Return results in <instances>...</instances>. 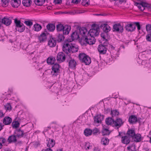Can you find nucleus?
<instances>
[{
    "label": "nucleus",
    "instance_id": "obj_56",
    "mask_svg": "<svg viewBox=\"0 0 151 151\" xmlns=\"http://www.w3.org/2000/svg\"><path fill=\"white\" fill-rule=\"evenodd\" d=\"M54 2L55 3V4H60L62 2L61 0H54Z\"/></svg>",
    "mask_w": 151,
    "mask_h": 151
},
{
    "label": "nucleus",
    "instance_id": "obj_6",
    "mask_svg": "<svg viewBox=\"0 0 151 151\" xmlns=\"http://www.w3.org/2000/svg\"><path fill=\"white\" fill-rule=\"evenodd\" d=\"M79 32L80 33V36H81V40L83 41L85 38V37L87 36L86 35V34L87 33V30L86 27H82L80 28Z\"/></svg>",
    "mask_w": 151,
    "mask_h": 151
},
{
    "label": "nucleus",
    "instance_id": "obj_2",
    "mask_svg": "<svg viewBox=\"0 0 151 151\" xmlns=\"http://www.w3.org/2000/svg\"><path fill=\"white\" fill-rule=\"evenodd\" d=\"M14 23L15 24V29L17 31L22 32L25 30V26L21 22L20 20H19L17 18H16L14 19Z\"/></svg>",
    "mask_w": 151,
    "mask_h": 151
},
{
    "label": "nucleus",
    "instance_id": "obj_26",
    "mask_svg": "<svg viewBox=\"0 0 151 151\" xmlns=\"http://www.w3.org/2000/svg\"><path fill=\"white\" fill-rule=\"evenodd\" d=\"M12 122V119L8 116L5 117L3 120V123L5 125L9 124Z\"/></svg>",
    "mask_w": 151,
    "mask_h": 151
},
{
    "label": "nucleus",
    "instance_id": "obj_40",
    "mask_svg": "<svg viewBox=\"0 0 151 151\" xmlns=\"http://www.w3.org/2000/svg\"><path fill=\"white\" fill-rule=\"evenodd\" d=\"M35 4L38 6H42L45 2V0H35Z\"/></svg>",
    "mask_w": 151,
    "mask_h": 151
},
{
    "label": "nucleus",
    "instance_id": "obj_29",
    "mask_svg": "<svg viewBox=\"0 0 151 151\" xmlns=\"http://www.w3.org/2000/svg\"><path fill=\"white\" fill-rule=\"evenodd\" d=\"M8 141L9 143L16 142L17 140L16 136L15 135H12L9 136L8 139Z\"/></svg>",
    "mask_w": 151,
    "mask_h": 151
},
{
    "label": "nucleus",
    "instance_id": "obj_28",
    "mask_svg": "<svg viewBox=\"0 0 151 151\" xmlns=\"http://www.w3.org/2000/svg\"><path fill=\"white\" fill-rule=\"evenodd\" d=\"M55 61V58L53 57L48 58L47 59V62L48 64L52 65Z\"/></svg>",
    "mask_w": 151,
    "mask_h": 151
},
{
    "label": "nucleus",
    "instance_id": "obj_31",
    "mask_svg": "<svg viewBox=\"0 0 151 151\" xmlns=\"http://www.w3.org/2000/svg\"><path fill=\"white\" fill-rule=\"evenodd\" d=\"M114 119L111 117H108L105 120L106 124L108 125L114 123Z\"/></svg>",
    "mask_w": 151,
    "mask_h": 151
},
{
    "label": "nucleus",
    "instance_id": "obj_14",
    "mask_svg": "<svg viewBox=\"0 0 151 151\" xmlns=\"http://www.w3.org/2000/svg\"><path fill=\"white\" fill-rule=\"evenodd\" d=\"M12 20L10 17H4L1 19V23L6 26L9 25L12 23Z\"/></svg>",
    "mask_w": 151,
    "mask_h": 151
},
{
    "label": "nucleus",
    "instance_id": "obj_54",
    "mask_svg": "<svg viewBox=\"0 0 151 151\" xmlns=\"http://www.w3.org/2000/svg\"><path fill=\"white\" fill-rule=\"evenodd\" d=\"M83 3H85L86 4H83L84 5H85L86 4H87L88 5L90 3L89 2V0H83Z\"/></svg>",
    "mask_w": 151,
    "mask_h": 151
},
{
    "label": "nucleus",
    "instance_id": "obj_60",
    "mask_svg": "<svg viewBox=\"0 0 151 151\" xmlns=\"http://www.w3.org/2000/svg\"><path fill=\"white\" fill-rule=\"evenodd\" d=\"M4 116V114H3L2 111H0V117H2Z\"/></svg>",
    "mask_w": 151,
    "mask_h": 151
},
{
    "label": "nucleus",
    "instance_id": "obj_13",
    "mask_svg": "<svg viewBox=\"0 0 151 151\" xmlns=\"http://www.w3.org/2000/svg\"><path fill=\"white\" fill-rule=\"evenodd\" d=\"M125 29L128 32H132L134 31L135 29V26L132 24H128L125 25Z\"/></svg>",
    "mask_w": 151,
    "mask_h": 151
},
{
    "label": "nucleus",
    "instance_id": "obj_9",
    "mask_svg": "<svg viewBox=\"0 0 151 151\" xmlns=\"http://www.w3.org/2000/svg\"><path fill=\"white\" fill-rule=\"evenodd\" d=\"M104 116L101 114H99L95 116L94 117V123H101V121L104 119Z\"/></svg>",
    "mask_w": 151,
    "mask_h": 151
},
{
    "label": "nucleus",
    "instance_id": "obj_17",
    "mask_svg": "<svg viewBox=\"0 0 151 151\" xmlns=\"http://www.w3.org/2000/svg\"><path fill=\"white\" fill-rule=\"evenodd\" d=\"M11 4L12 6L14 8L18 7L20 4V0H11Z\"/></svg>",
    "mask_w": 151,
    "mask_h": 151
},
{
    "label": "nucleus",
    "instance_id": "obj_24",
    "mask_svg": "<svg viewBox=\"0 0 151 151\" xmlns=\"http://www.w3.org/2000/svg\"><path fill=\"white\" fill-rule=\"evenodd\" d=\"M137 117L134 115H132L129 117L128 121L130 124H133L137 122Z\"/></svg>",
    "mask_w": 151,
    "mask_h": 151
},
{
    "label": "nucleus",
    "instance_id": "obj_22",
    "mask_svg": "<svg viewBox=\"0 0 151 151\" xmlns=\"http://www.w3.org/2000/svg\"><path fill=\"white\" fill-rule=\"evenodd\" d=\"M46 28L49 32H53L55 29L54 24L49 23L46 26Z\"/></svg>",
    "mask_w": 151,
    "mask_h": 151
},
{
    "label": "nucleus",
    "instance_id": "obj_63",
    "mask_svg": "<svg viewBox=\"0 0 151 151\" xmlns=\"http://www.w3.org/2000/svg\"><path fill=\"white\" fill-rule=\"evenodd\" d=\"M93 151H100V150L98 148L95 147V148Z\"/></svg>",
    "mask_w": 151,
    "mask_h": 151
},
{
    "label": "nucleus",
    "instance_id": "obj_18",
    "mask_svg": "<svg viewBox=\"0 0 151 151\" xmlns=\"http://www.w3.org/2000/svg\"><path fill=\"white\" fill-rule=\"evenodd\" d=\"M56 39L52 38L50 39L48 42V45L50 47H53L56 45Z\"/></svg>",
    "mask_w": 151,
    "mask_h": 151
},
{
    "label": "nucleus",
    "instance_id": "obj_16",
    "mask_svg": "<svg viewBox=\"0 0 151 151\" xmlns=\"http://www.w3.org/2000/svg\"><path fill=\"white\" fill-rule=\"evenodd\" d=\"M70 46L71 45L68 43L64 44L63 45V51L67 55H68L69 53L70 52Z\"/></svg>",
    "mask_w": 151,
    "mask_h": 151
},
{
    "label": "nucleus",
    "instance_id": "obj_64",
    "mask_svg": "<svg viewBox=\"0 0 151 151\" xmlns=\"http://www.w3.org/2000/svg\"><path fill=\"white\" fill-rule=\"evenodd\" d=\"M140 4V3H138V2H135V3L134 5L135 6H137L139 5Z\"/></svg>",
    "mask_w": 151,
    "mask_h": 151
},
{
    "label": "nucleus",
    "instance_id": "obj_37",
    "mask_svg": "<svg viewBox=\"0 0 151 151\" xmlns=\"http://www.w3.org/2000/svg\"><path fill=\"white\" fill-rule=\"evenodd\" d=\"M71 47L70 48V52L71 51L72 52H77L78 48V47L77 46H75L74 45H71Z\"/></svg>",
    "mask_w": 151,
    "mask_h": 151
},
{
    "label": "nucleus",
    "instance_id": "obj_59",
    "mask_svg": "<svg viewBox=\"0 0 151 151\" xmlns=\"http://www.w3.org/2000/svg\"><path fill=\"white\" fill-rule=\"evenodd\" d=\"M134 146L135 147V145L134 144H132L131 146L128 147H127V149L128 150H129L130 149V148H132V147H134Z\"/></svg>",
    "mask_w": 151,
    "mask_h": 151
},
{
    "label": "nucleus",
    "instance_id": "obj_23",
    "mask_svg": "<svg viewBox=\"0 0 151 151\" xmlns=\"http://www.w3.org/2000/svg\"><path fill=\"white\" fill-rule=\"evenodd\" d=\"M42 28V26L40 24L37 23L34 24L32 27V30L36 32L39 31L41 30Z\"/></svg>",
    "mask_w": 151,
    "mask_h": 151
},
{
    "label": "nucleus",
    "instance_id": "obj_10",
    "mask_svg": "<svg viewBox=\"0 0 151 151\" xmlns=\"http://www.w3.org/2000/svg\"><path fill=\"white\" fill-rule=\"evenodd\" d=\"M65 55L62 52H60L58 53L57 56L56 60L60 62H63L65 59Z\"/></svg>",
    "mask_w": 151,
    "mask_h": 151
},
{
    "label": "nucleus",
    "instance_id": "obj_21",
    "mask_svg": "<svg viewBox=\"0 0 151 151\" xmlns=\"http://www.w3.org/2000/svg\"><path fill=\"white\" fill-rule=\"evenodd\" d=\"M123 122L121 119L117 118L115 121H114V124L116 127H118V128L123 124Z\"/></svg>",
    "mask_w": 151,
    "mask_h": 151
},
{
    "label": "nucleus",
    "instance_id": "obj_4",
    "mask_svg": "<svg viewBox=\"0 0 151 151\" xmlns=\"http://www.w3.org/2000/svg\"><path fill=\"white\" fill-rule=\"evenodd\" d=\"M60 65L59 64L55 63L52 67L51 73L53 76H57L60 72Z\"/></svg>",
    "mask_w": 151,
    "mask_h": 151
},
{
    "label": "nucleus",
    "instance_id": "obj_51",
    "mask_svg": "<svg viewBox=\"0 0 151 151\" xmlns=\"http://www.w3.org/2000/svg\"><path fill=\"white\" fill-rule=\"evenodd\" d=\"M4 107L6 110H10L12 109L10 103H7L4 106Z\"/></svg>",
    "mask_w": 151,
    "mask_h": 151
},
{
    "label": "nucleus",
    "instance_id": "obj_53",
    "mask_svg": "<svg viewBox=\"0 0 151 151\" xmlns=\"http://www.w3.org/2000/svg\"><path fill=\"white\" fill-rule=\"evenodd\" d=\"M1 1L5 5L7 6L9 2V0H1Z\"/></svg>",
    "mask_w": 151,
    "mask_h": 151
},
{
    "label": "nucleus",
    "instance_id": "obj_47",
    "mask_svg": "<svg viewBox=\"0 0 151 151\" xmlns=\"http://www.w3.org/2000/svg\"><path fill=\"white\" fill-rule=\"evenodd\" d=\"M146 31L148 32H151V24H148L146 26Z\"/></svg>",
    "mask_w": 151,
    "mask_h": 151
},
{
    "label": "nucleus",
    "instance_id": "obj_32",
    "mask_svg": "<svg viewBox=\"0 0 151 151\" xmlns=\"http://www.w3.org/2000/svg\"><path fill=\"white\" fill-rule=\"evenodd\" d=\"M141 136L140 134H135L134 136L132 138L134 139V141L136 142H139L141 141Z\"/></svg>",
    "mask_w": 151,
    "mask_h": 151
},
{
    "label": "nucleus",
    "instance_id": "obj_45",
    "mask_svg": "<svg viewBox=\"0 0 151 151\" xmlns=\"http://www.w3.org/2000/svg\"><path fill=\"white\" fill-rule=\"evenodd\" d=\"M102 44L101 45H103L104 46L107 47L109 44V42L107 39L105 38V39H102Z\"/></svg>",
    "mask_w": 151,
    "mask_h": 151
},
{
    "label": "nucleus",
    "instance_id": "obj_50",
    "mask_svg": "<svg viewBox=\"0 0 151 151\" xmlns=\"http://www.w3.org/2000/svg\"><path fill=\"white\" fill-rule=\"evenodd\" d=\"M146 40L149 42H151V32L147 34L146 37Z\"/></svg>",
    "mask_w": 151,
    "mask_h": 151
},
{
    "label": "nucleus",
    "instance_id": "obj_7",
    "mask_svg": "<svg viewBox=\"0 0 151 151\" xmlns=\"http://www.w3.org/2000/svg\"><path fill=\"white\" fill-rule=\"evenodd\" d=\"M113 31L118 32L119 33H122L124 31L123 26L120 24H114L113 26Z\"/></svg>",
    "mask_w": 151,
    "mask_h": 151
},
{
    "label": "nucleus",
    "instance_id": "obj_39",
    "mask_svg": "<svg viewBox=\"0 0 151 151\" xmlns=\"http://www.w3.org/2000/svg\"><path fill=\"white\" fill-rule=\"evenodd\" d=\"M92 130L90 129H86L84 131V133L86 136L91 135L92 134Z\"/></svg>",
    "mask_w": 151,
    "mask_h": 151
},
{
    "label": "nucleus",
    "instance_id": "obj_43",
    "mask_svg": "<svg viewBox=\"0 0 151 151\" xmlns=\"http://www.w3.org/2000/svg\"><path fill=\"white\" fill-rule=\"evenodd\" d=\"M111 114L112 117L113 118L114 116L118 115L119 114V112L116 110H111Z\"/></svg>",
    "mask_w": 151,
    "mask_h": 151
},
{
    "label": "nucleus",
    "instance_id": "obj_20",
    "mask_svg": "<svg viewBox=\"0 0 151 151\" xmlns=\"http://www.w3.org/2000/svg\"><path fill=\"white\" fill-rule=\"evenodd\" d=\"M47 34L43 32L38 37V39L40 42H44L47 38Z\"/></svg>",
    "mask_w": 151,
    "mask_h": 151
},
{
    "label": "nucleus",
    "instance_id": "obj_36",
    "mask_svg": "<svg viewBox=\"0 0 151 151\" xmlns=\"http://www.w3.org/2000/svg\"><path fill=\"white\" fill-rule=\"evenodd\" d=\"M109 142V140L107 138L103 137L101 140V143L104 145H108Z\"/></svg>",
    "mask_w": 151,
    "mask_h": 151
},
{
    "label": "nucleus",
    "instance_id": "obj_57",
    "mask_svg": "<svg viewBox=\"0 0 151 151\" xmlns=\"http://www.w3.org/2000/svg\"><path fill=\"white\" fill-rule=\"evenodd\" d=\"M41 151H52V149H51L50 148H47L45 149H42Z\"/></svg>",
    "mask_w": 151,
    "mask_h": 151
},
{
    "label": "nucleus",
    "instance_id": "obj_35",
    "mask_svg": "<svg viewBox=\"0 0 151 151\" xmlns=\"http://www.w3.org/2000/svg\"><path fill=\"white\" fill-rule=\"evenodd\" d=\"M91 62V60L90 58L88 55L86 57L85 59L83 60V63H84L86 65H89Z\"/></svg>",
    "mask_w": 151,
    "mask_h": 151
},
{
    "label": "nucleus",
    "instance_id": "obj_3",
    "mask_svg": "<svg viewBox=\"0 0 151 151\" xmlns=\"http://www.w3.org/2000/svg\"><path fill=\"white\" fill-rule=\"evenodd\" d=\"M92 26L93 28L89 30L87 35L90 37H94L95 36L99 35L98 31L100 29V27L99 25L96 24H93Z\"/></svg>",
    "mask_w": 151,
    "mask_h": 151
},
{
    "label": "nucleus",
    "instance_id": "obj_33",
    "mask_svg": "<svg viewBox=\"0 0 151 151\" xmlns=\"http://www.w3.org/2000/svg\"><path fill=\"white\" fill-rule=\"evenodd\" d=\"M87 55L84 53H80L78 55L79 59L82 63L83 62V60H84Z\"/></svg>",
    "mask_w": 151,
    "mask_h": 151
},
{
    "label": "nucleus",
    "instance_id": "obj_1",
    "mask_svg": "<svg viewBox=\"0 0 151 151\" xmlns=\"http://www.w3.org/2000/svg\"><path fill=\"white\" fill-rule=\"evenodd\" d=\"M56 30L59 32H63V35H68L70 30L71 27L68 25L64 26L62 24H59L56 25Z\"/></svg>",
    "mask_w": 151,
    "mask_h": 151
},
{
    "label": "nucleus",
    "instance_id": "obj_11",
    "mask_svg": "<svg viewBox=\"0 0 151 151\" xmlns=\"http://www.w3.org/2000/svg\"><path fill=\"white\" fill-rule=\"evenodd\" d=\"M71 39L68 40V41L71 42L75 40H77L80 38V36L78 33L76 31L72 33L71 35Z\"/></svg>",
    "mask_w": 151,
    "mask_h": 151
},
{
    "label": "nucleus",
    "instance_id": "obj_27",
    "mask_svg": "<svg viewBox=\"0 0 151 151\" xmlns=\"http://www.w3.org/2000/svg\"><path fill=\"white\" fill-rule=\"evenodd\" d=\"M55 144V141L53 139H49L48 140L47 146L49 148L53 147Z\"/></svg>",
    "mask_w": 151,
    "mask_h": 151
},
{
    "label": "nucleus",
    "instance_id": "obj_44",
    "mask_svg": "<svg viewBox=\"0 0 151 151\" xmlns=\"http://www.w3.org/2000/svg\"><path fill=\"white\" fill-rule=\"evenodd\" d=\"M19 123L17 121L13 122L12 123V127L13 128H17L19 127Z\"/></svg>",
    "mask_w": 151,
    "mask_h": 151
},
{
    "label": "nucleus",
    "instance_id": "obj_41",
    "mask_svg": "<svg viewBox=\"0 0 151 151\" xmlns=\"http://www.w3.org/2000/svg\"><path fill=\"white\" fill-rule=\"evenodd\" d=\"M32 20L28 19L27 20L24 21V23L26 25L29 27H30L33 25Z\"/></svg>",
    "mask_w": 151,
    "mask_h": 151
},
{
    "label": "nucleus",
    "instance_id": "obj_8",
    "mask_svg": "<svg viewBox=\"0 0 151 151\" xmlns=\"http://www.w3.org/2000/svg\"><path fill=\"white\" fill-rule=\"evenodd\" d=\"M89 36L88 35L87 37H86L83 40L87 44L90 45H93L95 43L96 41V39L93 37H89Z\"/></svg>",
    "mask_w": 151,
    "mask_h": 151
},
{
    "label": "nucleus",
    "instance_id": "obj_46",
    "mask_svg": "<svg viewBox=\"0 0 151 151\" xmlns=\"http://www.w3.org/2000/svg\"><path fill=\"white\" fill-rule=\"evenodd\" d=\"M148 3L144 2H140V5H141L142 6V9H141V11H142L145 9V8L147 6V5Z\"/></svg>",
    "mask_w": 151,
    "mask_h": 151
},
{
    "label": "nucleus",
    "instance_id": "obj_61",
    "mask_svg": "<svg viewBox=\"0 0 151 151\" xmlns=\"http://www.w3.org/2000/svg\"><path fill=\"white\" fill-rule=\"evenodd\" d=\"M4 126V125H3L1 123H0V131H1L3 129V127Z\"/></svg>",
    "mask_w": 151,
    "mask_h": 151
},
{
    "label": "nucleus",
    "instance_id": "obj_48",
    "mask_svg": "<svg viewBox=\"0 0 151 151\" xmlns=\"http://www.w3.org/2000/svg\"><path fill=\"white\" fill-rule=\"evenodd\" d=\"M92 133L95 135L97 134V133H99V130L97 128H95L92 130Z\"/></svg>",
    "mask_w": 151,
    "mask_h": 151
},
{
    "label": "nucleus",
    "instance_id": "obj_38",
    "mask_svg": "<svg viewBox=\"0 0 151 151\" xmlns=\"http://www.w3.org/2000/svg\"><path fill=\"white\" fill-rule=\"evenodd\" d=\"M110 133V132L107 128H104L101 132L102 135L103 136L109 135Z\"/></svg>",
    "mask_w": 151,
    "mask_h": 151
},
{
    "label": "nucleus",
    "instance_id": "obj_58",
    "mask_svg": "<svg viewBox=\"0 0 151 151\" xmlns=\"http://www.w3.org/2000/svg\"><path fill=\"white\" fill-rule=\"evenodd\" d=\"M6 141V139L3 137H1V142L2 143H4Z\"/></svg>",
    "mask_w": 151,
    "mask_h": 151
},
{
    "label": "nucleus",
    "instance_id": "obj_34",
    "mask_svg": "<svg viewBox=\"0 0 151 151\" xmlns=\"http://www.w3.org/2000/svg\"><path fill=\"white\" fill-rule=\"evenodd\" d=\"M64 35H63V34L62 33H59L58 34L56 38L58 42H60L64 40L65 38L64 36Z\"/></svg>",
    "mask_w": 151,
    "mask_h": 151
},
{
    "label": "nucleus",
    "instance_id": "obj_52",
    "mask_svg": "<svg viewBox=\"0 0 151 151\" xmlns=\"http://www.w3.org/2000/svg\"><path fill=\"white\" fill-rule=\"evenodd\" d=\"M107 33L103 32L101 34V37L102 38V39H105L106 38V35H107Z\"/></svg>",
    "mask_w": 151,
    "mask_h": 151
},
{
    "label": "nucleus",
    "instance_id": "obj_15",
    "mask_svg": "<svg viewBox=\"0 0 151 151\" xmlns=\"http://www.w3.org/2000/svg\"><path fill=\"white\" fill-rule=\"evenodd\" d=\"M107 49L106 47L101 45H99L98 48V50L100 54L102 55L106 53Z\"/></svg>",
    "mask_w": 151,
    "mask_h": 151
},
{
    "label": "nucleus",
    "instance_id": "obj_62",
    "mask_svg": "<svg viewBox=\"0 0 151 151\" xmlns=\"http://www.w3.org/2000/svg\"><path fill=\"white\" fill-rule=\"evenodd\" d=\"M146 7L148 9H151V5H150L148 4L147 5V6Z\"/></svg>",
    "mask_w": 151,
    "mask_h": 151
},
{
    "label": "nucleus",
    "instance_id": "obj_42",
    "mask_svg": "<svg viewBox=\"0 0 151 151\" xmlns=\"http://www.w3.org/2000/svg\"><path fill=\"white\" fill-rule=\"evenodd\" d=\"M17 136L18 137H23L24 135V132L21 130V129H19L17 130Z\"/></svg>",
    "mask_w": 151,
    "mask_h": 151
},
{
    "label": "nucleus",
    "instance_id": "obj_30",
    "mask_svg": "<svg viewBox=\"0 0 151 151\" xmlns=\"http://www.w3.org/2000/svg\"><path fill=\"white\" fill-rule=\"evenodd\" d=\"M32 1L31 0H23L22 4L26 7L29 6L32 4Z\"/></svg>",
    "mask_w": 151,
    "mask_h": 151
},
{
    "label": "nucleus",
    "instance_id": "obj_19",
    "mask_svg": "<svg viewBox=\"0 0 151 151\" xmlns=\"http://www.w3.org/2000/svg\"><path fill=\"white\" fill-rule=\"evenodd\" d=\"M130 137L128 136H125L122 137V142L124 144L127 145L129 143L131 140Z\"/></svg>",
    "mask_w": 151,
    "mask_h": 151
},
{
    "label": "nucleus",
    "instance_id": "obj_49",
    "mask_svg": "<svg viewBox=\"0 0 151 151\" xmlns=\"http://www.w3.org/2000/svg\"><path fill=\"white\" fill-rule=\"evenodd\" d=\"M134 24H135L136 26L137 27V29L139 33H140V31L139 30L141 29V26L139 22H134Z\"/></svg>",
    "mask_w": 151,
    "mask_h": 151
},
{
    "label": "nucleus",
    "instance_id": "obj_5",
    "mask_svg": "<svg viewBox=\"0 0 151 151\" xmlns=\"http://www.w3.org/2000/svg\"><path fill=\"white\" fill-rule=\"evenodd\" d=\"M66 58L67 59V62H68L69 67L72 68H75L76 65L75 60L74 59H72L69 55L67 56Z\"/></svg>",
    "mask_w": 151,
    "mask_h": 151
},
{
    "label": "nucleus",
    "instance_id": "obj_12",
    "mask_svg": "<svg viewBox=\"0 0 151 151\" xmlns=\"http://www.w3.org/2000/svg\"><path fill=\"white\" fill-rule=\"evenodd\" d=\"M100 28L102 29L104 32L107 33L111 30V27L107 24H102L100 25Z\"/></svg>",
    "mask_w": 151,
    "mask_h": 151
},
{
    "label": "nucleus",
    "instance_id": "obj_25",
    "mask_svg": "<svg viewBox=\"0 0 151 151\" xmlns=\"http://www.w3.org/2000/svg\"><path fill=\"white\" fill-rule=\"evenodd\" d=\"M134 130L133 129H129L127 132V136H129L130 138H132L135 134Z\"/></svg>",
    "mask_w": 151,
    "mask_h": 151
},
{
    "label": "nucleus",
    "instance_id": "obj_55",
    "mask_svg": "<svg viewBox=\"0 0 151 151\" xmlns=\"http://www.w3.org/2000/svg\"><path fill=\"white\" fill-rule=\"evenodd\" d=\"M81 0H72V3L77 4L79 2H80Z\"/></svg>",
    "mask_w": 151,
    "mask_h": 151
}]
</instances>
